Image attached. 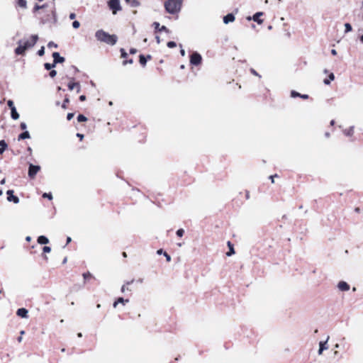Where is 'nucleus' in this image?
I'll list each match as a JSON object with an SVG mask.
<instances>
[{
	"instance_id": "obj_1",
	"label": "nucleus",
	"mask_w": 363,
	"mask_h": 363,
	"mask_svg": "<svg viewBox=\"0 0 363 363\" xmlns=\"http://www.w3.org/2000/svg\"><path fill=\"white\" fill-rule=\"evenodd\" d=\"M38 40L37 35H32L28 39L18 40V47L15 49V53L18 55H24L27 50L33 48Z\"/></svg>"
},
{
	"instance_id": "obj_2",
	"label": "nucleus",
	"mask_w": 363,
	"mask_h": 363,
	"mask_svg": "<svg viewBox=\"0 0 363 363\" xmlns=\"http://www.w3.org/2000/svg\"><path fill=\"white\" fill-rule=\"evenodd\" d=\"M95 36L98 40L111 45H114L118 40V38L116 35H110L103 30H97L96 32Z\"/></svg>"
},
{
	"instance_id": "obj_3",
	"label": "nucleus",
	"mask_w": 363,
	"mask_h": 363,
	"mask_svg": "<svg viewBox=\"0 0 363 363\" xmlns=\"http://www.w3.org/2000/svg\"><path fill=\"white\" fill-rule=\"evenodd\" d=\"M182 0H168L164 4L166 11L171 14H175L180 11Z\"/></svg>"
},
{
	"instance_id": "obj_4",
	"label": "nucleus",
	"mask_w": 363,
	"mask_h": 363,
	"mask_svg": "<svg viewBox=\"0 0 363 363\" xmlns=\"http://www.w3.org/2000/svg\"><path fill=\"white\" fill-rule=\"evenodd\" d=\"M107 4L113 15L122 10L120 0H108Z\"/></svg>"
},
{
	"instance_id": "obj_5",
	"label": "nucleus",
	"mask_w": 363,
	"mask_h": 363,
	"mask_svg": "<svg viewBox=\"0 0 363 363\" xmlns=\"http://www.w3.org/2000/svg\"><path fill=\"white\" fill-rule=\"evenodd\" d=\"M202 57L201 55L195 52L190 57V63L193 65H199L201 63Z\"/></svg>"
},
{
	"instance_id": "obj_6",
	"label": "nucleus",
	"mask_w": 363,
	"mask_h": 363,
	"mask_svg": "<svg viewBox=\"0 0 363 363\" xmlns=\"http://www.w3.org/2000/svg\"><path fill=\"white\" fill-rule=\"evenodd\" d=\"M40 169V167L39 165H34V164H30L29 165V169H28V176L30 178L35 177V176L36 175V174L38 172V171Z\"/></svg>"
},
{
	"instance_id": "obj_7",
	"label": "nucleus",
	"mask_w": 363,
	"mask_h": 363,
	"mask_svg": "<svg viewBox=\"0 0 363 363\" xmlns=\"http://www.w3.org/2000/svg\"><path fill=\"white\" fill-rule=\"evenodd\" d=\"M263 16V12H257L252 17H247V21L253 20L254 21L257 22L258 24H262L263 23V20L261 19L259 17Z\"/></svg>"
},
{
	"instance_id": "obj_8",
	"label": "nucleus",
	"mask_w": 363,
	"mask_h": 363,
	"mask_svg": "<svg viewBox=\"0 0 363 363\" xmlns=\"http://www.w3.org/2000/svg\"><path fill=\"white\" fill-rule=\"evenodd\" d=\"M6 194L8 195L7 200L9 201H13L14 203H19V199L17 196L13 195V190H8L6 192Z\"/></svg>"
},
{
	"instance_id": "obj_9",
	"label": "nucleus",
	"mask_w": 363,
	"mask_h": 363,
	"mask_svg": "<svg viewBox=\"0 0 363 363\" xmlns=\"http://www.w3.org/2000/svg\"><path fill=\"white\" fill-rule=\"evenodd\" d=\"M328 340H329V336L327 337L325 341H324V342L320 341L319 342V350H318V354L319 355H321L324 350H326L328 349Z\"/></svg>"
},
{
	"instance_id": "obj_10",
	"label": "nucleus",
	"mask_w": 363,
	"mask_h": 363,
	"mask_svg": "<svg viewBox=\"0 0 363 363\" xmlns=\"http://www.w3.org/2000/svg\"><path fill=\"white\" fill-rule=\"evenodd\" d=\"M16 314L18 316L21 317L23 318H28V311L24 308H18L16 311Z\"/></svg>"
},
{
	"instance_id": "obj_11",
	"label": "nucleus",
	"mask_w": 363,
	"mask_h": 363,
	"mask_svg": "<svg viewBox=\"0 0 363 363\" xmlns=\"http://www.w3.org/2000/svg\"><path fill=\"white\" fill-rule=\"evenodd\" d=\"M52 57L55 63H62L65 60V57H61L60 53L57 52L52 53Z\"/></svg>"
},
{
	"instance_id": "obj_12",
	"label": "nucleus",
	"mask_w": 363,
	"mask_h": 363,
	"mask_svg": "<svg viewBox=\"0 0 363 363\" xmlns=\"http://www.w3.org/2000/svg\"><path fill=\"white\" fill-rule=\"evenodd\" d=\"M338 289L342 291H347L350 289L349 284L345 281H340L337 285Z\"/></svg>"
},
{
	"instance_id": "obj_13",
	"label": "nucleus",
	"mask_w": 363,
	"mask_h": 363,
	"mask_svg": "<svg viewBox=\"0 0 363 363\" xmlns=\"http://www.w3.org/2000/svg\"><path fill=\"white\" fill-rule=\"evenodd\" d=\"M235 18L233 13H228L223 17V23L225 24H228L229 23L233 22Z\"/></svg>"
},
{
	"instance_id": "obj_14",
	"label": "nucleus",
	"mask_w": 363,
	"mask_h": 363,
	"mask_svg": "<svg viewBox=\"0 0 363 363\" xmlns=\"http://www.w3.org/2000/svg\"><path fill=\"white\" fill-rule=\"evenodd\" d=\"M291 96L293 97V98L300 97V98H302L303 99H307L308 98V95H307V94H299L298 92H297L296 91H291Z\"/></svg>"
},
{
	"instance_id": "obj_15",
	"label": "nucleus",
	"mask_w": 363,
	"mask_h": 363,
	"mask_svg": "<svg viewBox=\"0 0 363 363\" xmlns=\"http://www.w3.org/2000/svg\"><path fill=\"white\" fill-rule=\"evenodd\" d=\"M153 26H154L155 28L159 31H165L167 33L169 32V30L167 29V28L166 26H160V25L158 22H155L153 23Z\"/></svg>"
},
{
	"instance_id": "obj_16",
	"label": "nucleus",
	"mask_w": 363,
	"mask_h": 363,
	"mask_svg": "<svg viewBox=\"0 0 363 363\" xmlns=\"http://www.w3.org/2000/svg\"><path fill=\"white\" fill-rule=\"evenodd\" d=\"M38 242L40 245H45L49 242V240L44 235H40L38 238Z\"/></svg>"
},
{
	"instance_id": "obj_17",
	"label": "nucleus",
	"mask_w": 363,
	"mask_h": 363,
	"mask_svg": "<svg viewBox=\"0 0 363 363\" xmlns=\"http://www.w3.org/2000/svg\"><path fill=\"white\" fill-rule=\"evenodd\" d=\"M125 2L133 8L138 7L140 5L138 0H125Z\"/></svg>"
},
{
	"instance_id": "obj_18",
	"label": "nucleus",
	"mask_w": 363,
	"mask_h": 363,
	"mask_svg": "<svg viewBox=\"0 0 363 363\" xmlns=\"http://www.w3.org/2000/svg\"><path fill=\"white\" fill-rule=\"evenodd\" d=\"M30 138V135L29 132L26 130V131H24L23 133H21L18 135V140H25V139H28V138Z\"/></svg>"
},
{
	"instance_id": "obj_19",
	"label": "nucleus",
	"mask_w": 363,
	"mask_h": 363,
	"mask_svg": "<svg viewBox=\"0 0 363 363\" xmlns=\"http://www.w3.org/2000/svg\"><path fill=\"white\" fill-rule=\"evenodd\" d=\"M7 147V144L4 140H0V155H2Z\"/></svg>"
},
{
	"instance_id": "obj_20",
	"label": "nucleus",
	"mask_w": 363,
	"mask_h": 363,
	"mask_svg": "<svg viewBox=\"0 0 363 363\" xmlns=\"http://www.w3.org/2000/svg\"><path fill=\"white\" fill-rule=\"evenodd\" d=\"M335 79V75L333 72L330 73L328 75V79H325L323 80V83L326 85H329L331 81Z\"/></svg>"
},
{
	"instance_id": "obj_21",
	"label": "nucleus",
	"mask_w": 363,
	"mask_h": 363,
	"mask_svg": "<svg viewBox=\"0 0 363 363\" xmlns=\"http://www.w3.org/2000/svg\"><path fill=\"white\" fill-rule=\"evenodd\" d=\"M11 118L13 119V120H17L19 118V114L16 111V108H12L11 110Z\"/></svg>"
},
{
	"instance_id": "obj_22",
	"label": "nucleus",
	"mask_w": 363,
	"mask_h": 363,
	"mask_svg": "<svg viewBox=\"0 0 363 363\" xmlns=\"http://www.w3.org/2000/svg\"><path fill=\"white\" fill-rule=\"evenodd\" d=\"M354 133V127L351 126L348 129L344 130V133L347 136H351Z\"/></svg>"
},
{
	"instance_id": "obj_23",
	"label": "nucleus",
	"mask_w": 363,
	"mask_h": 363,
	"mask_svg": "<svg viewBox=\"0 0 363 363\" xmlns=\"http://www.w3.org/2000/svg\"><path fill=\"white\" fill-rule=\"evenodd\" d=\"M79 85L77 82H69L68 84V88L69 90H73L74 88H77Z\"/></svg>"
},
{
	"instance_id": "obj_24",
	"label": "nucleus",
	"mask_w": 363,
	"mask_h": 363,
	"mask_svg": "<svg viewBox=\"0 0 363 363\" xmlns=\"http://www.w3.org/2000/svg\"><path fill=\"white\" fill-rule=\"evenodd\" d=\"M18 4L19 6L26 9L27 6L26 0H18Z\"/></svg>"
},
{
	"instance_id": "obj_25",
	"label": "nucleus",
	"mask_w": 363,
	"mask_h": 363,
	"mask_svg": "<svg viewBox=\"0 0 363 363\" xmlns=\"http://www.w3.org/2000/svg\"><path fill=\"white\" fill-rule=\"evenodd\" d=\"M140 63L143 65V66H145L147 63V60L146 58L145 57L144 55H140Z\"/></svg>"
},
{
	"instance_id": "obj_26",
	"label": "nucleus",
	"mask_w": 363,
	"mask_h": 363,
	"mask_svg": "<svg viewBox=\"0 0 363 363\" xmlns=\"http://www.w3.org/2000/svg\"><path fill=\"white\" fill-rule=\"evenodd\" d=\"M228 245L230 247V250H229V252H227V255L228 256H230V255H232L233 254L235 253V251H234V249H233V246L231 245L230 242H228Z\"/></svg>"
},
{
	"instance_id": "obj_27",
	"label": "nucleus",
	"mask_w": 363,
	"mask_h": 363,
	"mask_svg": "<svg viewBox=\"0 0 363 363\" xmlns=\"http://www.w3.org/2000/svg\"><path fill=\"white\" fill-rule=\"evenodd\" d=\"M345 33H349V32L352 31V26L349 23H345Z\"/></svg>"
},
{
	"instance_id": "obj_28",
	"label": "nucleus",
	"mask_w": 363,
	"mask_h": 363,
	"mask_svg": "<svg viewBox=\"0 0 363 363\" xmlns=\"http://www.w3.org/2000/svg\"><path fill=\"white\" fill-rule=\"evenodd\" d=\"M77 121L78 122H84L87 121V118L84 115L80 114L77 116Z\"/></svg>"
},
{
	"instance_id": "obj_29",
	"label": "nucleus",
	"mask_w": 363,
	"mask_h": 363,
	"mask_svg": "<svg viewBox=\"0 0 363 363\" xmlns=\"http://www.w3.org/2000/svg\"><path fill=\"white\" fill-rule=\"evenodd\" d=\"M48 48H57V45L56 43H55L54 42H49L48 44Z\"/></svg>"
},
{
	"instance_id": "obj_30",
	"label": "nucleus",
	"mask_w": 363,
	"mask_h": 363,
	"mask_svg": "<svg viewBox=\"0 0 363 363\" xmlns=\"http://www.w3.org/2000/svg\"><path fill=\"white\" fill-rule=\"evenodd\" d=\"M176 46H177V44L174 41H169L167 43V47L169 48H175Z\"/></svg>"
},
{
	"instance_id": "obj_31",
	"label": "nucleus",
	"mask_w": 363,
	"mask_h": 363,
	"mask_svg": "<svg viewBox=\"0 0 363 363\" xmlns=\"http://www.w3.org/2000/svg\"><path fill=\"white\" fill-rule=\"evenodd\" d=\"M7 105L10 108V109L11 110L12 108H16L15 106H14V104H13V101L12 100H9L7 101Z\"/></svg>"
},
{
	"instance_id": "obj_32",
	"label": "nucleus",
	"mask_w": 363,
	"mask_h": 363,
	"mask_svg": "<svg viewBox=\"0 0 363 363\" xmlns=\"http://www.w3.org/2000/svg\"><path fill=\"white\" fill-rule=\"evenodd\" d=\"M43 198H47L49 200H52V195L50 193H44L43 194Z\"/></svg>"
},
{
	"instance_id": "obj_33",
	"label": "nucleus",
	"mask_w": 363,
	"mask_h": 363,
	"mask_svg": "<svg viewBox=\"0 0 363 363\" xmlns=\"http://www.w3.org/2000/svg\"><path fill=\"white\" fill-rule=\"evenodd\" d=\"M118 303H123V304H125V303H128V299H124L123 298H118V300H117Z\"/></svg>"
},
{
	"instance_id": "obj_34",
	"label": "nucleus",
	"mask_w": 363,
	"mask_h": 363,
	"mask_svg": "<svg viewBox=\"0 0 363 363\" xmlns=\"http://www.w3.org/2000/svg\"><path fill=\"white\" fill-rule=\"evenodd\" d=\"M45 54V48L42 46L38 52L39 56H43Z\"/></svg>"
},
{
	"instance_id": "obj_35",
	"label": "nucleus",
	"mask_w": 363,
	"mask_h": 363,
	"mask_svg": "<svg viewBox=\"0 0 363 363\" xmlns=\"http://www.w3.org/2000/svg\"><path fill=\"white\" fill-rule=\"evenodd\" d=\"M250 72H251L253 75H255V76H256V77H258L259 78H261V75H260V74H259L255 69L251 68V69H250Z\"/></svg>"
},
{
	"instance_id": "obj_36",
	"label": "nucleus",
	"mask_w": 363,
	"mask_h": 363,
	"mask_svg": "<svg viewBox=\"0 0 363 363\" xmlns=\"http://www.w3.org/2000/svg\"><path fill=\"white\" fill-rule=\"evenodd\" d=\"M72 26L74 28H78L80 26V23L78 21H74L72 23Z\"/></svg>"
},
{
	"instance_id": "obj_37",
	"label": "nucleus",
	"mask_w": 363,
	"mask_h": 363,
	"mask_svg": "<svg viewBox=\"0 0 363 363\" xmlns=\"http://www.w3.org/2000/svg\"><path fill=\"white\" fill-rule=\"evenodd\" d=\"M184 233V230L183 229H182V228L177 230V235L179 237H182Z\"/></svg>"
},
{
	"instance_id": "obj_38",
	"label": "nucleus",
	"mask_w": 363,
	"mask_h": 363,
	"mask_svg": "<svg viewBox=\"0 0 363 363\" xmlns=\"http://www.w3.org/2000/svg\"><path fill=\"white\" fill-rule=\"evenodd\" d=\"M49 75H50V77L54 78L57 75V71L55 70V69H52L50 72Z\"/></svg>"
},
{
	"instance_id": "obj_39",
	"label": "nucleus",
	"mask_w": 363,
	"mask_h": 363,
	"mask_svg": "<svg viewBox=\"0 0 363 363\" xmlns=\"http://www.w3.org/2000/svg\"><path fill=\"white\" fill-rule=\"evenodd\" d=\"M121 57L125 58L128 56L127 52H125V50L123 48L121 49Z\"/></svg>"
},
{
	"instance_id": "obj_40",
	"label": "nucleus",
	"mask_w": 363,
	"mask_h": 363,
	"mask_svg": "<svg viewBox=\"0 0 363 363\" xmlns=\"http://www.w3.org/2000/svg\"><path fill=\"white\" fill-rule=\"evenodd\" d=\"M43 251L45 253H49L51 251V248L48 246H45L43 248Z\"/></svg>"
},
{
	"instance_id": "obj_41",
	"label": "nucleus",
	"mask_w": 363,
	"mask_h": 363,
	"mask_svg": "<svg viewBox=\"0 0 363 363\" xmlns=\"http://www.w3.org/2000/svg\"><path fill=\"white\" fill-rule=\"evenodd\" d=\"M69 99H68V98H66V99H65V101H64L63 104L62 105V108H64V109L67 108V106H66V104H67V103H69Z\"/></svg>"
},
{
	"instance_id": "obj_42",
	"label": "nucleus",
	"mask_w": 363,
	"mask_h": 363,
	"mask_svg": "<svg viewBox=\"0 0 363 363\" xmlns=\"http://www.w3.org/2000/svg\"><path fill=\"white\" fill-rule=\"evenodd\" d=\"M45 5H42V6H39V5H35V7H34V11H38L40 9H43V8H45Z\"/></svg>"
},
{
	"instance_id": "obj_43",
	"label": "nucleus",
	"mask_w": 363,
	"mask_h": 363,
	"mask_svg": "<svg viewBox=\"0 0 363 363\" xmlns=\"http://www.w3.org/2000/svg\"><path fill=\"white\" fill-rule=\"evenodd\" d=\"M44 67H45V69H47V70H50L51 69V65H50V63H45L44 64Z\"/></svg>"
},
{
	"instance_id": "obj_44",
	"label": "nucleus",
	"mask_w": 363,
	"mask_h": 363,
	"mask_svg": "<svg viewBox=\"0 0 363 363\" xmlns=\"http://www.w3.org/2000/svg\"><path fill=\"white\" fill-rule=\"evenodd\" d=\"M20 127H21V128L22 130H26V129L27 128V125H26V123L22 122V123H21Z\"/></svg>"
},
{
	"instance_id": "obj_45",
	"label": "nucleus",
	"mask_w": 363,
	"mask_h": 363,
	"mask_svg": "<svg viewBox=\"0 0 363 363\" xmlns=\"http://www.w3.org/2000/svg\"><path fill=\"white\" fill-rule=\"evenodd\" d=\"M74 117V113H69L67 116V118L68 121H70Z\"/></svg>"
},
{
	"instance_id": "obj_46",
	"label": "nucleus",
	"mask_w": 363,
	"mask_h": 363,
	"mask_svg": "<svg viewBox=\"0 0 363 363\" xmlns=\"http://www.w3.org/2000/svg\"><path fill=\"white\" fill-rule=\"evenodd\" d=\"M164 255L166 257L167 262L171 261V257L167 252H164Z\"/></svg>"
},
{
	"instance_id": "obj_47",
	"label": "nucleus",
	"mask_w": 363,
	"mask_h": 363,
	"mask_svg": "<svg viewBox=\"0 0 363 363\" xmlns=\"http://www.w3.org/2000/svg\"><path fill=\"white\" fill-rule=\"evenodd\" d=\"M83 277H84V278L86 279H87L88 277H91V274H90L89 272L84 273V274H83Z\"/></svg>"
},
{
	"instance_id": "obj_48",
	"label": "nucleus",
	"mask_w": 363,
	"mask_h": 363,
	"mask_svg": "<svg viewBox=\"0 0 363 363\" xmlns=\"http://www.w3.org/2000/svg\"><path fill=\"white\" fill-rule=\"evenodd\" d=\"M137 52V50L135 48H131L130 50V54H135Z\"/></svg>"
},
{
	"instance_id": "obj_49",
	"label": "nucleus",
	"mask_w": 363,
	"mask_h": 363,
	"mask_svg": "<svg viewBox=\"0 0 363 363\" xmlns=\"http://www.w3.org/2000/svg\"><path fill=\"white\" fill-rule=\"evenodd\" d=\"M277 177V174H275V175H272V176H270V177H269V179H271V181H272V183H274V177Z\"/></svg>"
},
{
	"instance_id": "obj_50",
	"label": "nucleus",
	"mask_w": 363,
	"mask_h": 363,
	"mask_svg": "<svg viewBox=\"0 0 363 363\" xmlns=\"http://www.w3.org/2000/svg\"><path fill=\"white\" fill-rule=\"evenodd\" d=\"M79 100L84 101L86 100V96L84 95H82L79 96Z\"/></svg>"
},
{
	"instance_id": "obj_51",
	"label": "nucleus",
	"mask_w": 363,
	"mask_h": 363,
	"mask_svg": "<svg viewBox=\"0 0 363 363\" xmlns=\"http://www.w3.org/2000/svg\"><path fill=\"white\" fill-rule=\"evenodd\" d=\"M75 16H76L75 13H70V15H69V18H70V19H74V18H75Z\"/></svg>"
},
{
	"instance_id": "obj_52",
	"label": "nucleus",
	"mask_w": 363,
	"mask_h": 363,
	"mask_svg": "<svg viewBox=\"0 0 363 363\" xmlns=\"http://www.w3.org/2000/svg\"><path fill=\"white\" fill-rule=\"evenodd\" d=\"M77 136L78 138H79L81 140L84 138V135H82V134H81V133H77Z\"/></svg>"
},
{
	"instance_id": "obj_53",
	"label": "nucleus",
	"mask_w": 363,
	"mask_h": 363,
	"mask_svg": "<svg viewBox=\"0 0 363 363\" xmlns=\"http://www.w3.org/2000/svg\"><path fill=\"white\" fill-rule=\"evenodd\" d=\"M128 289L125 287V285L122 286L121 287V291L123 293L125 292Z\"/></svg>"
},
{
	"instance_id": "obj_54",
	"label": "nucleus",
	"mask_w": 363,
	"mask_h": 363,
	"mask_svg": "<svg viewBox=\"0 0 363 363\" xmlns=\"http://www.w3.org/2000/svg\"><path fill=\"white\" fill-rule=\"evenodd\" d=\"M127 63L132 64L133 60H129L128 61H124L123 65H126Z\"/></svg>"
},
{
	"instance_id": "obj_55",
	"label": "nucleus",
	"mask_w": 363,
	"mask_h": 363,
	"mask_svg": "<svg viewBox=\"0 0 363 363\" xmlns=\"http://www.w3.org/2000/svg\"><path fill=\"white\" fill-rule=\"evenodd\" d=\"M57 64V63H55V61L53 60V62H52V64H50V65H51V69H52V68L55 67Z\"/></svg>"
},
{
	"instance_id": "obj_56",
	"label": "nucleus",
	"mask_w": 363,
	"mask_h": 363,
	"mask_svg": "<svg viewBox=\"0 0 363 363\" xmlns=\"http://www.w3.org/2000/svg\"><path fill=\"white\" fill-rule=\"evenodd\" d=\"M331 54H332V55H337V51H336V50L333 49V50H331Z\"/></svg>"
},
{
	"instance_id": "obj_57",
	"label": "nucleus",
	"mask_w": 363,
	"mask_h": 363,
	"mask_svg": "<svg viewBox=\"0 0 363 363\" xmlns=\"http://www.w3.org/2000/svg\"><path fill=\"white\" fill-rule=\"evenodd\" d=\"M180 53H181V55H182V56H184V55H185V50H183V49H182V50H180Z\"/></svg>"
},
{
	"instance_id": "obj_58",
	"label": "nucleus",
	"mask_w": 363,
	"mask_h": 363,
	"mask_svg": "<svg viewBox=\"0 0 363 363\" xmlns=\"http://www.w3.org/2000/svg\"><path fill=\"white\" fill-rule=\"evenodd\" d=\"M157 253L158 255H161V254H162V253L164 254V252H163V251H162V249L158 250H157Z\"/></svg>"
},
{
	"instance_id": "obj_59",
	"label": "nucleus",
	"mask_w": 363,
	"mask_h": 363,
	"mask_svg": "<svg viewBox=\"0 0 363 363\" xmlns=\"http://www.w3.org/2000/svg\"><path fill=\"white\" fill-rule=\"evenodd\" d=\"M156 40H157V44L160 43V38L159 36H156Z\"/></svg>"
},
{
	"instance_id": "obj_60",
	"label": "nucleus",
	"mask_w": 363,
	"mask_h": 363,
	"mask_svg": "<svg viewBox=\"0 0 363 363\" xmlns=\"http://www.w3.org/2000/svg\"><path fill=\"white\" fill-rule=\"evenodd\" d=\"M6 183V179H3L1 182H0V184H4Z\"/></svg>"
},
{
	"instance_id": "obj_61",
	"label": "nucleus",
	"mask_w": 363,
	"mask_h": 363,
	"mask_svg": "<svg viewBox=\"0 0 363 363\" xmlns=\"http://www.w3.org/2000/svg\"><path fill=\"white\" fill-rule=\"evenodd\" d=\"M72 239L70 237H67V243H69L71 242Z\"/></svg>"
},
{
	"instance_id": "obj_62",
	"label": "nucleus",
	"mask_w": 363,
	"mask_h": 363,
	"mask_svg": "<svg viewBox=\"0 0 363 363\" xmlns=\"http://www.w3.org/2000/svg\"><path fill=\"white\" fill-rule=\"evenodd\" d=\"M81 89H80V85H79L78 86H77V92L79 93Z\"/></svg>"
},
{
	"instance_id": "obj_63",
	"label": "nucleus",
	"mask_w": 363,
	"mask_h": 363,
	"mask_svg": "<svg viewBox=\"0 0 363 363\" xmlns=\"http://www.w3.org/2000/svg\"><path fill=\"white\" fill-rule=\"evenodd\" d=\"M118 301H115V302L113 303V307H114V308H116V307L118 306Z\"/></svg>"
},
{
	"instance_id": "obj_64",
	"label": "nucleus",
	"mask_w": 363,
	"mask_h": 363,
	"mask_svg": "<svg viewBox=\"0 0 363 363\" xmlns=\"http://www.w3.org/2000/svg\"><path fill=\"white\" fill-rule=\"evenodd\" d=\"M359 40L363 43V34L359 37Z\"/></svg>"
}]
</instances>
